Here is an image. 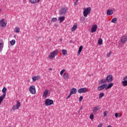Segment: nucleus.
I'll use <instances>...</instances> for the list:
<instances>
[{
    "label": "nucleus",
    "instance_id": "obj_1",
    "mask_svg": "<svg viewBox=\"0 0 127 127\" xmlns=\"http://www.w3.org/2000/svg\"><path fill=\"white\" fill-rule=\"evenodd\" d=\"M68 10L67 7H63L60 10L59 13L60 15H65Z\"/></svg>",
    "mask_w": 127,
    "mask_h": 127
},
{
    "label": "nucleus",
    "instance_id": "obj_2",
    "mask_svg": "<svg viewBox=\"0 0 127 127\" xmlns=\"http://www.w3.org/2000/svg\"><path fill=\"white\" fill-rule=\"evenodd\" d=\"M91 12V7H89L86 8L85 10L83 11V15L85 16V17H87L88 16V14Z\"/></svg>",
    "mask_w": 127,
    "mask_h": 127
},
{
    "label": "nucleus",
    "instance_id": "obj_3",
    "mask_svg": "<svg viewBox=\"0 0 127 127\" xmlns=\"http://www.w3.org/2000/svg\"><path fill=\"white\" fill-rule=\"evenodd\" d=\"M19 107H20V103L19 101H17L16 104L13 106L11 111H15V110H18V109H19Z\"/></svg>",
    "mask_w": 127,
    "mask_h": 127
},
{
    "label": "nucleus",
    "instance_id": "obj_4",
    "mask_svg": "<svg viewBox=\"0 0 127 127\" xmlns=\"http://www.w3.org/2000/svg\"><path fill=\"white\" fill-rule=\"evenodd\" d=\"M58 54V51H55L50 53V54L49 56V58H50V59H53V57H54V56L57 55Z\"/></svg>",
    "mask_w": 127,
    "mask_h": 127
},
{
    "label": "nucleus",
    "instance_id": "obj_5",
    "mask_svg": "<svg viewBox=\"0 0 127 127\" xmlns=\"http://www.w3.org/2000/svg\"><path fill=\"white\" fill-rule=\"evenodd\" d=\"M45 104L46 106H51V105H53V101L52 99H47Z\"/></svg>",
    "mask_w": 127,
    "mask_h": 127
},
{
    "label": "nucleus",
    "instance_id": "obj_6",
    "mask_svg": "<svg viewBox=\"0 0 127 127\" xmlns=\"http://www.w3.org/2000/svg\"><path fill=\"white\" fill-rule=\"evenodd\" d=\"M108 86V84L105 83L102 85H100L98 87L97 90L98 91H102V90H104V89H106V87Z\"/></svg>",
    "mask_w": 127,
    "mask_h": 127
},
{
    "label": "nucleus",
    "instance_id": "obj_7",
    "mask_svg": "<svg viewBox=\"0 0 127 127\" xmlns=\"http://www.w3.org/2000/svg\"><path fill=\"white\" fill-rule=\"evenodd\" d=\"M29 91H30L31 94H34L36 93V90L35 89V86H32L30 87L29 89Z\"/></svg>",
    "mask_w": 127,
    "mask_h": 127
},
{
    "label": "nucleus",
    "instance_id": "obj_8",
    "mask_svg": "<svg viewBox=\"0 0 127 127\" xmlns=\"http://www.w3.org/2000/svg\"><path fill=\"white\" fill-rule=\"evenodd\" d=\"M77 92L78 93H79V94H82L83 93H86L88 92V89H87V88H81L79 89Z\"/></svg>",
    "mask_w": 127,
    "mask_h": 127
},
{
    "label": "nucleus",
    "instance_id": "obj_9",
    "mask_svg": "<svg viewBox=\"0 0 127 127\" xmlns=\"http://www.w3.org/2000/svg\"><path fill=\"white\" fill-rule=\"evenodd\" d=\"M113 75L109 74L106 77V81L107 82H108V83H111V82H113Z\"/></svg>",
    "mask_w": 127,
    "mask_h": 127
},
{
    "label": "nucleus",
    "instance_id": "obj_10",
    "mask_svg": "<svg viewBox=\"0 0 127 127\" xmlns=\"http://www.w3.org/2000/svg\"><path fill=\"white\" fill-rule=\"evenodd\" d=\"M0 25L1 27L4 28L6 26V23L4 22V19L0 20Z\"/></svg>",
    "mask_w": 127,
    "mask_h": 127
},
{
    "label": "nucleus",
    "instance_id": "obj_11",
    "mask_svg": "<svg viewBox=\"0 0 127 127\" xmlns=\"http://www.w3.org/2000/svg\"><path fill=\"white\" fill-rule=\"evenodd\" d=\"M127 41V36H123L121 37V42L122 43H126Z\"/></svg>",
    "mask_w": 127,
    "mask_h": 127
},
{
    "label": "nucleus",
    "instance_id": "obj_12",
    "mask_svg": "<svg viewBox=\"0 0 127 127\" xmlns=\"http://www.w3.org/2000/svg\"><path fill=\"white\" fill-rule=\"evenodd\" d=\"M49 92V90L48 89H45V90L44 91L43 93V98H47L48 96V93Z\"/></svg>",
    "mask_w": 127,
    "mask_h": 127
},
{
    "label": "nucleus",
    "instance_id": "obj_13",
    "mask_svg": "<svg viewBox=\"0 0 127 127\" xmlns=\"http://www.w3.org/2000/svg\"><path fill=\"white\" fill-rule=\"evenodd\" d=\"M97 28H98V26L97 25H93L91 30L92 33H93V32H96L97 31Z\"/></svg>",
    "mask_w": 127,
    "mask_h": 127
},
{
    "label": "nucleus",
    "instance_id": "obj_14",
    "mask_svg": "<svg viewBox=\"0 0 127 127\" xmlns=\"http://www.w3.org/2000/svg\"><path fill=\"white\" fill-rule=\"evenodd\" d=\"M76 93H77V89L73 88L72 89H70V93L71 95H74V94H76Z\"/></svg>",
    "mask_w": 127,
    "mask_h": 127
},
{
    "label": "nucleus",
    "instance_id": "obj_15",
    "mask_svg": "<svg viewBox=\"0 0 127 127\" xmlns=\"http://www.w3.org/2000/svg\"><path fill=\"white\" fill-rule=\"evenodd\" d=\"M40 79V76H34L32 77L33 82H35L37 80H39Z\"/></svg>",
    "mask_w": 127,
    "mask_h": 127
},
{
    "label": "nucleus",
    "instance_id": "obj_16",
    "mask_svg": "<svg viewBox=\"0 0 127 127\" xmlns=\"http://www.w3.org/2000/svg\"><path fill=\"white\" fill-rule=\"evenodd\" d=\"M114 13V11L112 9H108L107 11V15H112Z\"/></svg>",
    "mask_w": 127,
    "mask_h": 127
},
{
    "label": "nucleus",
    "instance_id": "obj_17",
    "mask_svg": "<svg viewBox=\"0 0 127 127\" xmlns=\"http://www.w3.org/2000/svg\"><path fill=\"white\" fill-rule=\"evenodd\" d=\"M65 20V16H61L59 17V20L60 21V23L63 22Z\"/></svg>",
    "mask_w": 127,
    "mask_h": 127
},
{
    "label": "nucleus",
    "instance_id": "obj_18",
    "mask_svg": "<svg viewBox=\"0 0 127 127\" xmlns=\"http://www.w3.org/2000/svg\"><path fill=\"white\" fill-rule=\"evenodd\" d=\"M2 92L3 93V96L5 97L6 96V88L4 87L2 90Z\"/></svg>",
    "mask_w": 127,
    "mask_h": 127
},
{
    "label": "nucleus",
    "instance_id": "obj_19",
    "mask_svg": "<svg viewBox=\"0 0 127 127\" xmlns=\"http://www.w3.org/2000/svg\"><path fill=\"white\" fill-rule=\"evenodd\" d=\"M114 86V83H111L109 84V85L107 87H106L105 90H108V89H111L112 87Z\"/></svg>",
    "mask_w": 127,
    "mask_h": 127
},
{
    "label": "nucleus",
    "instance_id": "obj_20",
    "mask_svg": "<svg viewBox=\"0 0 127 127\" xmlns=\"http://www.w3.org/2000/svg\"><path fill=\"white\" fill-rule=\"evenodd\" d=\"M68 78H69V74H68V73H64V78L65 80H67V79H68Z\"/></svg>",
    "mask_w": 127,
    "mask_h": 127
},
{
    "label": "nucleus",
    "instance_id": "obj_21",
    "mask_svg": "<svg viewBox=\"0 0 127 127\" xmlns=\"http://www.w3.org/2000/svg\"><path fill=\"white\" fill-rule=\"evenodd\" d=\"M14 32H16V33H19L20 31V29H19V27H15V29H14Z\"/></svg>",
    "mask_w": 127,
    "mask_h": 127
},
{
    "label": "nucleus",
    "instance_id": "obj_22",
    "mask_svg": "<svg viewBox=\"0 0 127 127\" xmlns=\"http://www.w3.org/2000/svg\"><path fill=\"white\" fill-rule=\"evenodd\" d=\"M82 49H83V46H80L79 48V49H78V55H80V54H81V52H82Z\"/></svg>",
    "mask_w": 127,
    "mask_h": 127
},
{
    "label": "nucleus",
    "instance_id": "obj_23",
    "mask_svg": "<svg viewBox=\"0 0 127 127\" xmlns=\"http://www.w3.org/2000/svg\"><path fill=\"white\" fill-rule=\"evenodd\" d=\"M107 83V78L105 79H102L101 80V82H99V84H105Z\"/></svg>",
    "mask_w": 127,
    "mask_h": 127
},
{
    "label": "nucleus",
    "instance_id": "obj_24",
    "mask_svg": "<svg viewBox=\"0 0 127 127\" xmlns=\"http://www.w3.org/2000/svg\"><path fill=\"white\" fill-rule=\"evenodd\" d=\"M98 106H96L94 108V109H93V112L94 113V114H97V112H98Z\"/></svg>",
    "mask_w": 127,
    "mask_h": 127
},
{
    "label": "nucleus",
    "instance_id": "obj_25",
    "mask_svg": "<svg viewBox=\"0 0 127 127\" xmlns=\"http://www.w3.org/2000/svg\"><path fill=\"white\" fill-rule=\"evenodd\" d=\"M117 21L118 19L117 18H114L111 20V22H113V23H117Z\"/></svg>",
    "mask_w": 127,
    "mask_h": 127
},
{
    "label": "nucleus",
    "instance_id": "obj_26",
    "mask_svg": "<svg viewBox=\"0 0 127 127\" xmlns=\"http://www.w3.org/2000/svg\"><path fill=\"white\" fill-rule=\"evenodd\" d=\"M4 97H5V96H3V95L0 96V104H1L2 101H3V99H4Z\"/></svg>",
    "mask_w": 127,
    "mask_h": 127
},
{
    "label": "nucleus",
    "instance_id": "obj_27",
    "mask_svg": "<svg viewBox=\"0 0 127 127\" xmlns=\"http://www.w3.org/2000/svg\"><path fill=\"white\" fill-rule=\"evenodd\" d=\"M77 29V25H74L71 28V31H75Z\"/></svg>",
    "mask_w": 127,
    "mask_h": 127
},
{
    "label": "nucleus",
    "instance_id": "obj_28",
    "mask_svg": "<svg viewBox=\"0 0 127 127\" xmlns=\"http://www.w3.org/2000/svg\"><path fill=\"white\" fill-rule=\"evenodd\" d=\"M2 48H3V43L0 42V52H1Z\"/></svg>",
    "mask_w": 127,
    "mask_h": 127
},
{
    "label": "nucleus",
    "instance_id": "obj_29",
    "mask_svg": "<svg viewBox=\"0 0 127 127\" xmlns=\"http://www.w3.org/2000/svg\"><path fill=\"white\" fill-rule=\"evenodd\" d=\"M105 96V93H101L100 94H99V99H102V98L103 97H104Z\"/></svg>",
    "mask_w": 127,
    "mask_h": 127
},
{
    "label": "nucleus",
    "instance_id": "obj_30",
    "mask_svg": "<svg viewBox=\"0 0 127 127\" xmlns=\"http://www.w3.org/2000/svg\"><path fill=\"white\" fill-rule=\"evenodd\" d=\"M123 85L124 86V87H127V80H124L122 82Z\"/></svg>",
    "mask_w": 127,
    "mask_h": 127
},
{
    "label": "nucleus",
    "instance_id": "obj_31",
    "mask_svg": "<svg viewBox=\"0 0 127 127\" xmlns=\"http://www.w3.org/2000/svg\"><path fill=\"white\" fill-rule=\"evenodd\" d=\"M10 43L11 45H14L15 44V40H12L10 41Z\"/></svg>",
    "mask_w": 127,
    "mask_h": 127
},
{
    "label": "nucleus",
    "instance_id": "obj_32",
    "mask_svg": "<svg viewBox=\"0 0 127 127\" xmlns=\"http://www.w3.org/2000/svg\"><path fill=\"white\" fill-rule=\"evenodd\" d=\"M62 52L63 53V55H64V56L67 55V50H63L62 51Z\"/></svg>",
    "mask_w": 127,
    "mask_h": 127
},
{
    "label": "nucleus",
    "instance_id": "obj_33",
    "mask_svg": "<svg viewBox=\"0 0 127 127\" xmlns=\"http://www.w3.org/2000/svg\"><path fill=\"white\" fill-rule=\"evenodd\" d=\"M103 44V40L101 38H100L98 40V44L100 45L101 44Z\"/></svg>",
    "mask_w": 127,
    "mask_h": 127
},
{
    "label": "nucleus",
    "instance_id": "obj_34",
    "mask_svg": "<svg viewBox=\"0 0 127 127\" xmlns=\"http://www.w3.org/2000/svg\"><path fill=\"white\" fill-rule=\"evenodd\" d=\"M29 1H30L31 3H32L33 4L36 3L37 2L36 0H29Z\"/></svg>",
    "mask_w": 127,
    "mask_h": 127
},
{
    "label": "nucleus",
    "instance_id": "obj_35",
    "mask_svg": "<svg viewBox=\"0 0 127 127\" xmlns=\"http://www.w3.org/2000/svg\"><path fill=\"white\" fill-rule=\"evenodd\" d=\"M51 21H53V22H56V21H57V18H52Z\"/></svg>",
    "mask_w": 127,
    "mask_h": 127
},
{
    "label": "nucleus",
    "instance_id": "obj_36",
    "mask_svg": "<svg viewBox=\"0 0 127 127\" xmlns=\"http://www.w3.org/2000/svg\"><path fill=\"white\" fill-rule=\"evenodd\" d=\"M66 71L65 69H62L61 71L60 72V74L61 75H63V73Z\"/></svg>",
    "mask_w": 127,
    "mask_h": 127
},
{
    "label": "nucleus",
    "instance_id": "obj_37",
    "mask_svg": "<svg viewBox=\"0 0 127 127\" xmlns=\"http://www.w3.org/2000/svg\"><path fill=\"white\" fill-rule=\"evenodd\" d=\"M108 116V112L107 111H105L103 113V117H106Z\"/></svg>",
    "mask_w": 127,
    "mask_h": 127
},
{
    "label": "nucleus",
    "instance_id": "obj_38",
    "mask_svg": "<svg viewBox=\"0 0 127 127\" xmlns=\"http://www.w3.org/2000/svg\"><path fill=\"white\" fill-rule=\"evenodd\" d=\"M90 119L91 120H93L94 119V115L93 114H91L90 115Z\"/></svg>",
    "mask_w": 127,
    "mask_h": 127
},
{
    "label": "nucleus",
    "instance_id": "obj_39",
    "mask_svg": "<svg viewBox=\"0 0 127 127\" xmlns=\"http://www.w3.org/2000/svg\"><path fill=\"white\" fill-rule=\"evenodd\" d=\"M82 100H83V96H80V97H79V102H81V101H82Z\"/></svg>",
    "mask_w": 127,
    "mask_h": 127
},
{
    "label": "nucleus",
    "instance_id": "obj_40",
    "mask_svg": "<svg viewBox=\"0 0 127 127\" xmlns=\"http://www.w3.org/2000/svg\"><path fill=\"white\" fill-rule=\"evenodd\" d=\"M115 117L116 118H118L120 116L119 115V114L118 113H115Z\"/></svg>",
    "mask_w": 127,
    "mask_h": 127
},
{
    "label": "nucleus",
    "instance_id": "obj_41",
    "mask_svg": "<svg viewBox=\"0 0 127 127\" xmlns=\"http://www.w3.org/2000/svg\"><path fill=\"white\" fill-rule=\"evenodd\" d=\"M78 1H79V0H76L75 1L74 3V5H77V3Z\"/></svg>",
    "mask_w": 127,
    "mask_h": 127
},
{
    "label": "nucleus",
    "instance_id": "obj_42",
    "mask_svg": "<svg viewBox=\"0 0 127 127\" xmlns=\"http://www.w3.org/2000/svg\"><path fill=\"white\" fill-rule=\"evenodd\" d=\"M112 53V52H110V53H108L107 55V56L109 57V56H111V54Z\"/></svg>",
    "mask_w": 127,
    "mask_h": 127
},
{
    "label": "nucleus",
    "instance_id": "obj_43",
    "mask_svg": "<svg viewBox=\"0 0 127 127\" xmlns=\"http://www.w3.org/2000/svg\"><path fill=\"white\" fill-rule=\"evenodd\" d=\"M71 96H72V94H71V93H70L68 96L66 97V99H69V98H70Z\"/></svg>",
    "mask_w": 127,
    "mask_h": 127
},
{
    "label": "nucleus",
    "instance_id": "obj_44",
    "mask_svg": "<svg viewBox=\"0 0 127 127\" xmlns=\"http://www.w3.org/2000/svg\"><path fill=\"white\" fill-rule=\"evenodd\" d=\"M102 124H101L100 125H99L97 127H102Z\"/></svg>",
    "mask_w": 127,
    "mask_h": 127
},
{
    "label": "nucleus",
    "instance_id": "obj_45",
    "mask_svg": "<svg viewBox=\"0 0 127 127\" xmlns=\"http://www.w3.org/2000/svg\"><path fill=\"white\" fill-rule=\"evenodd\" d=\"M60 41H63V38L60 39Z\"/></svg>",
    "mask_w": 127,
    "mask_h": 127
},
{
    "label": "nucleus",
    "instance_id": "obj_46",
    "mask_svg": "<svg viewBox=\"0 0 127 127\" xmlns=\"http://www.w3.org/2000/svg\"><path fill=\"white\" fill-rule=\"evenodd\" d=\"M39 1H40V0H37V3L39 2Z\"/></svg>",
    "mask_w": 127,
    "mask_h": 127
},
{
    "label": "nucleus",
    "instance_id": "obj_47",
    "mask_svg": "<svg viewBox=\"0 0 127 127\" xmlns=\"http://www.w3.org/2000/svg\"><path fill=\"white\" fill-rule=\"evenodd\" d=\"M107 127H112V126L111 125H109L108 126H107Z\"/></svg>",
    "mask_w": 127,
    "mask_h": 127
},
{
    "label": "nucleus",
    "instance_id": "obj_48",
    "mask_svg": "<svg viewBox=\"0 0 127 127\" xmlns=\"http://www.w3.org/2000/svg\"><path fill=\"white\" fill-rule=\"evenodd\" d=\"M50 71H52V68H49Z\"/></svg>",
    "mask_w": 127,
    "mask_h": 127
},
{
    "label": "nucleus",
    "instance_id": "obj_49",
    "mask_svg": "<svg viewBox=\"0 0 127 127\" xmlns=\"http://www.w3.org/2000/svg\"><path fill=\"white\" fill-rule=\"evenodd\" d=\"M81 110H82V108H81L80 109V110H80V111H81Z\"/></svg>",
    "mask_w": 127,
    "mask_h": 127
},
{
    "label": "nucleus",
    "instance_id": "obj_50",
    "mask_svg": "<svg viewBox=\"0 0 127 127\" xmlns=\"http://www.w3.org/2000/svg\"><path fill=\"white\" fill-rule=\"evenodd\" d=\"M0 11H1V9H0Z\"/></svg>",
    "mask_w": 127,
    "mask_h": 127
},
{
    "label": "nucleus",
    "instance_id": "obj_51",
    "mask_svg": "<svg viewBox=\"0 0 127 127\" xmlns=\"http://www.w3.org/2000/svg\"><path fill=\"white\" fill-rule=\"evenodd\" d=\"M80 110H79V111H78V113H80Z\"/></svg>",
    "mask_w": 127,
    "mask_h": 127
},
{
    "label": "nucleus",
    "instance_id": "obj_52",
    "mask_svg": "<svg viewBox=\"0 0 127 127\" xmlns=\"http://www.w3.org/2000/svg\"><path fill=\"white\" fill-rule=\"evenodd\" d=\"M70 42L71 43V42H72V41H70Z\"/></svg>",
    "mask_w": 127,
    "mask_h": 127
}]
</instances>
